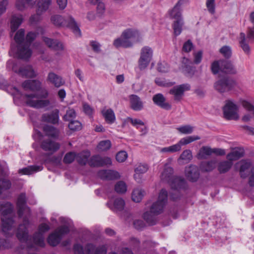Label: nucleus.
<instances>
[{"label":"nucleus","instance_id":"obj_21","mask_svg":"<svg viewBox=\"0 0 254 254\" xmlns=\"http://www.w3.org/2000/svg\"><path fill=\"white\" fill-rule=\"evenodd\" d=\"M98 176L101 179L105 180L117 179L120 177L119 173L117 171L111 170H100L98 173Z\"/></svg>","mask_w":254,"mask_h":254},{"label":"nucleus","instance_id":"obj_20","mask_svg":"<svg viewBox=\"0 0 254 254\" xmlns=\"http://www.w3.org/2000/svg\"><path fill=\"white\" fill-rule=\"evenodd\" d=\"M41 120L42 122L54 125L57 124L59 120V111L55 109L51 113L43 114Z\"/></svg>","mask_w":254,"mask_h":254},{"label":"nucleus","instance_id":"obj_51","mask_svg":"<svg viewBox=\"0 0 254 254\" xmlns=\"http://www.w3.org/2000/svg\"><path fill=\"white\" fill-rule=\"evenodd\" d=\"M127 190V185L123 181L118 182L115 186V190L118 193H125Z\"/></svg>","mask_w":254,"mask_h":254},{"label":"nucleus","instance_id":"obj_4","mask_svg":"<svg viewBox=\"0 0 254 254\" xmlns=\"http://www.w3.org/2000/svg\"><path fill=\"white\" fill-rule=\"evenodd\" d=\"M139 37L137 31L127 29L123 32L122 38L114 40L113 44L116 48H129L132 46V42L139 40Z\"/></svg>","mask_w":254,"mask_h":254},{"label":"nucleus","instance_id":"obj_17","mask_svg":"<svg viewBox=\"0 0 254 254\" xmlns=\"http://www.w3.org/2000/svg\"><path fill=\"white\" fill-rule=\"evenodd\" d=\"M28 223V220L24 218L23 220V224L19 225L17 229L16 237L21 242L27 243L28 241L29 236L27 225Z\"/></svg>","mask_w":254,"mask_h":254},{"label":"nucleus","instance_id":"obj_40","mask_svg":"<svg viewBox=\"0 0 254 254\" xmlns=\"http://www.w3.org/2000/svg\"><path fill=\"white\" fill-rule=\"evenodd\" d=\"M233 162L230 160H225L220 162L218 165V170L220 173L227 172L232 167Z\"/></svg>","mask_w":254,"mask_h":254},{"label":"nucleus","instance_id":"obj_58","mask_svg":"<svg viewBox=\"0 0 254 254\" xmlns=\"http://www.w3.org/2000/svg\"><path fill=\"white\" fill-rule=\"evenodd\" d=\"M148 169V167L147 164H139L138 165L137 167L135 168L134 171L136 173L134 175V177L136 179V176L137 174H143L147 171Z\"/></svg>","mask_w":254,"mask_h":254},{"label":"nucleus","instance_id":"obj_42","mask_svg":"<svg viewBox=\"0 0 254 254\" xmlns=\"http://www.w3.org/2000/svg\"><path fill=\"white\" fill-rule=\"evenodd\" d=\"M216 164V160H215L203 162L200 165V168L202 171L210 172L215 168Z\"/></svg>","mask_w":254,"mask_h":254},{"label":"nucleus","instance_id":"obj_46","mask_svg":"<svg viewBox=\"0 0 254 254\" xmlns=\"http://www.w3.org/2000/svg\"><path fill=\"white\" fill-rule=\"evenodd\" d=\"M246 41V39L245 33H241L239 38L240 46L246 54H249L250 53V48Z\"/></svg>","mask_w":254,"mask_h":254},{"label":"nucleus","instance_id":"obj_49","mask_svg":"<svg viewBox=\"0 0 254 254\" xmlns=\"http://www.w3.org/2000/svg\"><path fill=\"white\" fill-rule=\"evenodd\" d=\"M22 22L21 17H12L11 20L10 28L12 32H15Z\"/></svg>","mask_w":254,"mask_h":254},{"label":"nucleus","instance_id":"obj_55","mask_svg":"<svg viewBox=\"0 0 254 254\" xmlns=\"http://www.w3.org/2000/svg\"><path fill=\"white\" fill-rule=\"evenodd\" d=\"M68 127L72 131L79 130L82 128V124L77 120L71 121L68 124Z\"/></svg>","mask_w":254,"mask_h":254},{"label":"nucleus","instance_id":"obj_33","mask_svg":"<svg viewBox=\"0 0 254 254\" xmlns=\"http://www.w3.org/2000/svg\"><path fill=\"white\" fill-rule=\"evenodd\" d=\"M43 167L42 165H31L19 170V173L24 175H31L34 173L42 171Z\"/></svg>","mask_w":254,"mask_h":254},{"label":"nucleus","instance_id":"obj_48","mask_svg":"<svg viewBox=\"0 0 254 254\" xmlns=\"http://www.w3.org/2000/svg\"><path fill=\"white\" fill-rule=\"evenodd\" d=\"M76 114L74 109L68 108L66 111V114L64 115L63 119L65 121L70 122L73 121L76 117Z\"/></svg>","mask_w":254,"mask_h":254},{"label":"nucleus","instance_id":"obj_9","mask_svg":"<svg viewBox=\"0 0 254 254\" xmlns=\"http://www.w3.org/2000/svg\"><path fill=\"white\" fill-rule=\"evenodd\" d=\"M223 110L224 116L227 120H237L239 118L238 107L231 100L226 101Z\"/></svg>","mask_w":254,"mask_h":254},{"label":"nucleus","instance_id":"obj_38","mask_svg":"<svg viewBox=\"0 0 254 254\" xmlns=\"http://www.w3.org/2000/svg\"><path fill=\"white\" fill-rule=\"evenodd\" d=\"M36 0H17L15 3L16 8L20 11L24 10L27 5H33Z\"/></svg>","mask_w":254,"mask_h":254},{"label":"nucleus","instance_id":"obj_11","mask_svg":"<svg viewBox=\"0 0 254 254\" xmlns=\"http://www.w3.org/2000/svg\"><path fill=\"white\" fill-rule=\"evenodd\" d=\"M50 229V226L48 224L42 223L39 226V231L35 233L33 237L34 243L40 247L45 246L44 238L43 233L48 231Z\"/></svg>","mask_w":254,"mask_h":254},{"label":"nucleus","instance_id":"obj_25","mask_svg":"<svg viewBox=\"0 0 254 254\" xmlns=\"http://www.w3.org/2000/svg\"><path fill=\"white\" fill-rule=\"evenodd\" d=\"M41 82L37 80H27L22 83V87L25 90L32 91H39L41 87Z\"/></svg>","mask_w":254,"mask_h":254},{"label":"nucleus","instance_id":"obj_7","mask_svg":"<svg viewBox=\"0 0 254 254\" xmlns=\"http://www.w3.org/2000/svg\"><path fill=\"white\" fill-rule=\"evenodd\" d=\"M167 191L164 189H162L159 194L157 201L154 203L150 208L151 213L156 215L161 213L167 202Z\"/></svg>","mask_w":254,"mask_h":254},{"label":"nucleus","instance_id":"obj_30","mask_svg":"<svg viewBox=\"0 0 254 254\" xmlns=\"http://www.w3.org/2000/svg\"><path fill=\"white\" fill-rule=\"evenodd\" d=\"M20 75L27 78H32L36 76V74L31 65L21 67L18 70Z\"/></svg>","mask_w":254,"mask_h":254},{"label":"nucleus","instance_id":"obj_50","mask_svg":"<svg viewBox=\"0 0 254 254\" xmlns=\"http://www.w3.org/2000/svg\"><path fill=\"white\" fill-rule=\"evenodd\" d=\"M126 122H130L131 125L135 127L136 128H138L139 126H144V123L141 120L137 119H133L130 117H127L124 123L123 124V126H125Z\"/></svg>","mask_w":254,"mask_h":254},{"label":"nucleus","instance_id":"obj_61","mask_svg":"<svg viewBox=\"0 0 254 254\" xmlns=\"http://www.w3.org/2000/svg\"><path fill=\"white\" fill-rule=\"evenodd\" d=\"M183 64H186L185 67V70L189 74H192L195 71V67L193 66H189L187 64L191 63V62L187 58H184L182 61Z\"/></svg>","mask_w":254,"mask_h":254},{"label":"nucleus","instance_id":"obj_47","mask_svg":"<svg viewBox=\"0 0 254 254\" xmlns=\"http://www.w3.org/2000/svg\"><path fill=\"white\" fill-rule=\"evenodd\" d=\"M155 215H156L151 213L150 210L149 212L147 211L143 214V219L148 224L153 225L156 223Z\"/></svg>","mask_w":254,"mask_h":254},{"label":"nucleus","instance_id":"obj_26","mask_svg":"<svg viewBox=\"0 0 254 254\" xmlns=\"http://www.w3.org/2000/svg\"><path fill=\"white\" fill-rule=\"evenodd\" d=\"M53 0H39L37 3L36 12L40 16L47 11L52 5Z\"/></svg>","mask_w":254,"mask_h":254},{"label":"nucleus","instance_id":"obj_39","mask_svg":"<svg viewBox=\"0 0 254 254\" xmlns=\"http://www.w3.org/2000/svg\"><path fill=\"white\" fill-rule=\"evenodd\" d=\"M61 239L62 237L57 232H55L49 236L47 241L50 245L56 246L60 243Z\"/></svg>","mask_w":254,"mask_h":254},{"label":"nucleus","instance_id":"obj_12","mask_svg":"<svg viewBox=\"0 0 254 254\" xmlns=\"http://www.w3.org/2000/svg\"><path fill=\"white\" fill-rule=\"evenodd\" d=\"M234 84V82L233 80L227 77H224L215 83L214 88L219 92L223 93L231 90Z\"/></svg>","mask_w":254,"mask_h":254},{"label":"nucleus","instance_id":"obj_34","mask_svg":"<svg viewBox=\"0 0 254 254\" xmlns=\"http://www.w3.org/2000/svg\"><path fill=\"white\" fill-rule=\"evenodd\" d=\"M90 156V152L88 150H84L77 154L76 160L79 164L85 165Z\"/></svg>","mask_w":254,"mask_h":254},{"label":"nucleus","instance_id":"obj_5","mask_svg":"<svg viewBox=\"0 0 254 254\" xmlns=\"http://www.w3.org/2000/svg\"><path fill=\"white\" fill-rule=\"evenodd\" d=\"M25 30L19 29L15 34L14 39L17 44L16 54L21 59H28L31 56V52L24 47L25 40L24 39Z\"/></svg>","mask_w":254,"mask_h":254},{"label":"nucleus","instance_id":"obj_59","mask_svg":"<svg viewBox=\"0 0 254 254\" xmlns=\"http://www.w3.org/2000/svg\"><path fill=\"white\" fill-rule=\"evenodd\" d=\"M76 154L73 152L66 153L63 159V162L65 164L71 163L76 157Z\"/></svg>","mask_w":254,"mask_h":254},{"label":"nucleus","instance_id":"obj_53","mask_svg":"<svg viewBox=\"0 0 254 254\" xmlns=\"http://www.w3.org/2000/svg\"><path fill=\"white\" fill-rule=\"evenodd\" d=\"M125 204V201L122 198H117L114 202V209L116 211H121L124 208Z\"/></svg>","mask_w":254,"mask_h":254},{"label":"nucleus","instance_id":"obj_43","mask_svg":"<svg viewBox=\"0 0 254 254\" xmlns=\"http://www.w3.org/2000/svg\"><path fill=\"white\" fill-rule=\"evenodd\" d=\"M37 34L35 32H28L25 37V43L24 47L29 50L31 53L32 51L30 48L31 43L36 39Z\"/></svg>","mask_w":254,"mask_h":254},{"label":"nucleus","instance_id":"obj_52","mask_svg":"<svg viewBox=\"0 0 254 254\" xmlns=\"http://www.w3.org/2000/svg\"><path fill=\"white\" fill-rule=\"evenodd\" d=\"M194 127L190 125H185L181 126L177 128V130L184 134L191 133L193 131Z\"/></svg>","mask_w":254,"mask_h":254},{"label":"nucleus","instance_id":"obj_16","mask_svg":"<svg viewBox=\"0 0 254 254\" xmlns=\"http://www.w3.org/2000/svg\"><path fill=\"white\" fill-rule=\"evenodd\" d=\"M17 208V214L19 217H21L25 211L27 210L30 212V208L26 205V196L25 193H20L18 197L16 202Z\"/></svg>","mask_w":254,"mask_h":254},{"label":"nucleus","instance_id":"obj_13","mask_svg":"<svg viewBox=\"0 0 254 254\" xmlns=\"http://www.w3.org/2000/svg\"><path fill=\"white\" fill-rule=\"evenodd\" d=\"M60 144L51 139H46L42 140L40 147L49 155L57 152L60 148Z\"/></svg>","mask_w":254,"mask_h":254},{"label":"nucleus","instance_id":"obj_60","mask_svg":"<svg viewBox=\"0 0 254 254\" xmlns=\"http://www.w3.org/2000/svg\"><path fill=\"white\" fill-rule=\"evenodd\" d=\"M155 83L160 86L163 87H170L175 84L174 82H170L165 80V79L156 78L155 79Z\"/></svg>","mask_w":254,"mask_h":254},{"label":"nucleus","instance_id":"obj_19","mask_svg":"<svg viewBox=\"0 0 254 254\" xmlns=\"http://www.w3.org/2000/svg\"><path fill=\"white\" fill-rule=\"evenodd\" d=\"M152 100L153 103L165 110H170L172 109V105L166 101V98L161 93H157L153 96Z\"/></svg>","mask_w":254,"mask_h":254},{"label":"nucleus","instance_id":"obj_23","mask_svg":"<svg viewBox=\"0 0 254 254\" xmlns=\"http://www.w3.org/2000/svg\"><path fill=\"white\" fill-rule=\"evenodd\" d=\"M251 163L247 160H242L236 164V167H239V172L241 178H246L248 176V171L251 166Z\"/></svg>","mask_w":254,"mask_h":254},{"label":"nucleus","instance_id":"obj_24","mask_svg":"<svg viewBox=\"0 0 254 254\" xmlns=\"http://www.w3.org/2000/svg\"><path fill=\"white\" fill-rule=\"evenodd\" d=\"M47 80L57 88L61 87L65 83L64 80L61 76L53 72H50L48 73Z\"/></svg>","mask_w":254,"mask_h":254},{"label":"nucleus","instance_id":"obj_2","mask_svg":"<svg viewBox=\"0 0 254 254\" xmlns=\"http://www.w3.org/2000/svg\"><path fill=\"white\" fill-rule=\"evenodd\" d=\"M13 206L9 202H0V213L2 222V231L6 234L11 229L14 220L12 217Z\"/></svg>","mask_w":254,"mask_h":254},{"label":"nucleus","instance_id":"obj_1","mask_svg":"<svg viewBox=\"0 0 254 254\" xmlns=\"http://www.w3.org/2000/svg\"><path fill=\"white\" fill-rule=\"evenodd\" d=\"M48 96V91L44 88L40 90L38 95L34 94H25L24 98L28 106L36 109H42L49 107L50 105V101L48 99H39L38 97L46 99Z\"/></svg>","mask_w":254,"mask_h":254},{"label":"nucleus","instance_id":"obj_15","mask_svg":"<svg viewBox=\"0 0 254 254\" xmlns=\"http://www.w3.org/2000/svg\"><path fill=\"white\" fill-rule=\"evenodd\" d=\"M91 167H102L112 165V160L110 157H102L99 155L92 156L88 161Z\"/></svg>","mask_w":254,"mask_h":254},{"label":"nucleus","instance_id":"obj_8","mask_svg":"<svg viewBox=\"0 0 254 254\" xmlns=\"http://www.w3.org/2000/svg\"><path fill=\"white\" fill-rule=\"evenodd\" d=\"M167 191L164 189H162L159 194L157 201L154 203L150 208L151 213L156 215L161 213L167 202Z\"/></svg>","mask_w":254,"mask_h":254},{"label":"nucleus","instance_id":"obj_14","mask_svg":"<svg viewBox=\"0 0 254 254\" xmlns=\"http://www.w3.org/2000/svg\"><path fill=\"white\" fill-rule=\"evenodd\" d=\"M190 89V85L188 83L182 84L174 86L169 91V93L174 96V100L180 101L182 100L185 91Z\"/></svg>","mask_w":254,"mask_h":254},{"label":"nucleus","instance_id":"obj_32","mask_svg":"<svg viewBox=\"0 0 254 254\" xmlns=\"http://www.w3.org/2000/svg\"><path fill=\"white\" fill-rule=\"evenodd\" d=\"M221 73L235 74L236 73V70L231 63L227 61H222L221 62Z\"/></svg>","mask_w":254,"mask_h":254},{"label":"nucleus","instance_id":"obj_18","mask_svg":"<svg viewBox=\"0 0 254 254\" xmlns=\"http://www.w3.org/2000/svg\"><path fill=\"white\" fill-rule=\"evenodd\" d=\"M185 176L187 179L192 182H196L199 177L198 167L194 165H190L185 168Z\"/></svg>","mask_w":254,"mask_h":254},{"label":"nucleus","instance_id":"obj_54","mask_svg":"<svg viewBox=\"0 0 254 254\" xmlns=\"http://www.w3.org/2000/svg\"><path fill=\"white\" fill-rule=\"evenodd\" d=\"M180 150V146L177 143L169 147L161 148V152L174 153L179 151Z\"/></svg>","mask_w":254,"mask_h":254},{"label":"nucleus","instance_id":"obj_10","mask_svg":"<svg viewBox=\"0 0 254 254\" xmlns=\"http://www.w3.org/2000/svg\"><path fill=\"white\" fill-rule=\"evenodd\" d=\"M153 55L152 49L145 46L141 50L140 57L138 60V66L140 70L145 69L150 62Z\"/></svg>","mask_w":254,"mask_h":254},{"label":"nucleus","instance_id":"obj_44","mask_svg":"<svg viewBox=\"0 0 254 254\" xmlns=\"http://www.w3.org/2000/svg\"><path fill=\"white\" fill-rule=\"evenodd\" d=\"M145 191L141 189H134L132 193V199L135 202H139L142 200Z\"/></svg>","mask_w":254,"mask_h":254},{"label":"nucleus","instance_id":"obj_64","mask_svg":"<svg viewBox=\"0 0 254 254\" xmlns=\"http://www.w3.org/2000/svg\"><path fill=\"white\" fill-rule=\"evenodd\" d=\"M220 52L226 58H229L231 56L232 52L230 47L225 46L220 49Z\"/></svg>","mask_w":254,"mask_h":254},{"label":"nucleus","instance_id":"obj_56","mask_svg":"<svg viewBox=\"0 0 254 254\" xmlns=\"http://www.w3.org/2000/svg\"><path fill=\"white\" fill-rule=\"evenodd\" d=\"M111 147V142L109 140L100 141L98 146V149L101 151H106Z\"/></svg>","mask_w":254,"mask_h":254},{"label":"nucleus","instance_id":"obj_28","mask_svg":"<svg viewBox=\"0 0 254 254\" xmlns=\"http://www.w3.org/2000/svg\"><path fill=\"white\" fill-rule=\"evenodd\" d=\"M87 254H107V250L104 246L96 247L91 244H88L85 247Z\"/></svg>","mask_w":254,"mask_h":254},{"label":"nucleus","instance_id":"obj_22","mask_svg":"<svg viewBox=\"0 0 254 254\" xmlns=\"http://www.w3.org/2000/svg\"><path fill=\"white\" fill-rule=\"evenodd\" d=\"M43 41L49 48L53 50L59 51L64 50L63 44L58 40L43 37Z\"/></svg>","mask_w":254,"mask_h":254},{"label":"nucleus","instance_id":"obj_57","mask_svg":"<svg viewBox=\"0 0 254 254\" xmlns=\"http://www.w3.org/2000/svg\"><path fill=\"white\" fill-rule=\"evenodd\" d=\"M182 2L181 0L178 1L174 8L170 12V16H181V5Z\"/></svg>","mask_w":254,"mask_h":254},{"label":"nucleus","instance_id":"obj_29","mask_svg":"<svg viewBox=\"0 0 254 254\" xmlns=\"http://www.w3.org/2000/svg\"><path fill=\"white\" fill-rule=\"evenodd\" d=\"M43 130L46 136L51 138H57L59 135V129L52 126L45 125Z\"/></svg>","mask_w":254,"mask_h":254},{"label":"nucleus","instance_id":"obj_35","mask_svg":"<svg viewBox=\"0 0 254 254\" xmlns=\"http://www.w3.org/2000/svg\"><path fill=\"white\" fill-rule=\"evenodd\" d=\"M213 154L212 148L209 146H202L199 150L196 157L198 159H205Z\"/></svg>","mask_w":254,"mask_h":254},{"label":"nucleus","instance_id":"obj_31","mask_svg":"<svg viewBox=\"0 0 254 254\" xmlns=\"http://www.w3.org/2000/svg\"><path fill=\"white\" fill-rule=\"evenodd\" d=\"M244 153L245 152L244 149L241 148H236L227 155V159L232 162L233 161L237 160L243 157Z\"/></svg>","mask_w":254,"mask_h":254},{"label":"nucleus","instance_id":"obj_27","mask_svg":"<svg viewBox=\"0 0 254 254\" xmlns=\"http://www.w3.org/2000/svg\"><path fill=\"white\" fill-rule=\"evenodd\" d=\"M130 106L134 111H140L143 109V104L140 98L136 95L129 96Z\"/></svg>","mask_w":254,"mask_h":254},{"label":"nucleus","instance_id":"obj_41","mask_svg":"<svg viewBox=\"0 0 254 254\" xmlns=\"http://www.w3.org/2000/svg\"><path fill=\"white\" fill-rule=\"evenodd\" d=\"M200 139V136L198 135L188 136L181 138L178 142V144L180 145V149H181L182 146L187 145Z\"/></svg>","mask_w":254,"mask_h":254},{"label":"nucleus","instance_id":"obj_62","mask_svg":"<svg viewBox=\"0 0 254 254\" xmlns=\"http://www.w3.org/2000/svg\"><path fill=\"white\" fill-rule=\"evenodd\" d=\"M220 61H215L211 64V70L213 74H216L219 72H221V62Z\"/></svg>","mask_w":254,"mask_h":254},{"label":"nucleus","instance_id":"obj_37","mask_svg":"<svg viewBox=\"0 0 254 254\" xmlns=\"http://www.w3.org/2000/svg\"><path fill=\"white\" fill-rule=\"evenodd\" d=\"M102 113L106 121L108 124H112L115 122L116 117L112 109H104L102 111Z\"/></svg>","mask_w":254,"mask_h":254},{"label":"nucleus","instance_id":"obj_36","mask_svg":"<svg viewBox=\"0 0 254 254\" xmlns=\"http://www.w3.org/2000/svg\"><path fill=\"white\" fill-rule=\"evenodd\" d=\"M192 158L191 151L189 149H186L181 153L178 159V161L179 163H188L191 160Z\"/></svg>","mask_w":254,"mask_h":254},{"label":"nucleus","instance_id":"obj_63","mask_svg":"<svg viewBox=\"0 0 254 254\" xmlns=\"http://www.w3.org/2000/svg\"><path fill=\"white\" fill-rule=\"evenodd\" d=\"M206 5L210 13L211 14H214L215 9V0H207Z\"/></svg>","mask_w":254,"mask_h":254},{"label":"nucleus","instance_id":"obj_45","mask_svg":"<svg viewBox=\"0 0 254 254\" xmlns=\"http://www.w3.org/2000/svg\"><path fill=\"white\" fill-rule=\"evenodd\" d=\"M183 24L184 22L182 18H178L174 22L173 28L174 33L176 36L179 35L181 33Z\"/></svg>","mask_w":254,"mask_h":254},{"label":"nucleus","instance_id":"obj_3","mask_svg":"<svg viewBox=\"0 0 254 254\" xmlns=\"http://www.w3.org/2000/svg\"><path fill=\"white\" fill-rule=\"evenodd\" d=\"M173 168L165 165L164 170L161 175V180L170 184L174 190H178L185 188L186 181L181 177L174 176Z\"/></svg>","mask_w":254,"mask_h":254},{"label":"nucleus","instance_id":"obj_6","mask_svg":"<svg viewBox=\"0 0 254 254\" xmlns=\"http://www.w3.org/2000/svg\"><path fill=\"white\" fill-rule=\"evenodd\" d=\"M51 21L56 26L68 27L71 29L75 34L81 36L79 26L72 17H52Z\"/></svg>","mask_w":254,"mask_h":254}]
</instances>
